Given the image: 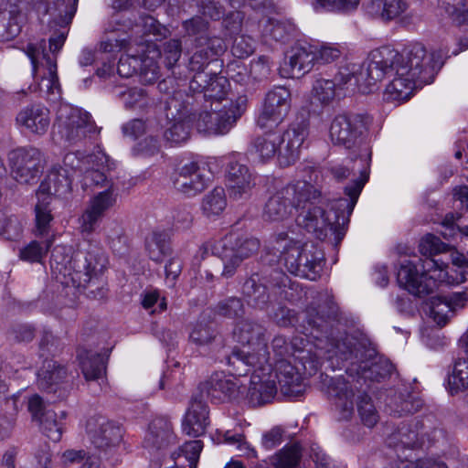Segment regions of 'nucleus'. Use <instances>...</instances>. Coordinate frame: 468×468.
Returning a JSON list of instances; mask_svg holds the SVG:
<instances>
[{
  "label": "nucleus",
  "mask_w": 468,
  "mask_h": 468,
  "mask_svg": "<svg viewBox=\"0 0 468 468\" xmlns=\"http://www.w3.org/2000/svg\"><path fill=\"white\" fill-rule=\"evenodd\" d=\"M368 172L363 170L358 178L351 181L345 187L347 197L335 200L331 210L334 218L326 214L324 208V197L321 190L306 180L289 183L276 191L266 202L263 218L269 221L287 219L295 209L298 214L296 223L299 227L312 233L322 240L329 229L335 233V244H339L346 235L345 225L357 202L359 195L368 180Z\"/></svg>",
  "instance_id": "obj_1"
},
{
  "label": "nucleus",
  "mask_w": 468,
  "mask_h": 468,
  "mask_svg": "<svg viewBox=\"0 0 468 468\" xmlns=\"http://www.w3.org/2000/svg\"><path fill=\"white\" fill-rule=\"evenodd\" d=\"M443 63L441 51L429 53L420 43L410 45L405 55L383 48L371 52L370 61L358 78L367 84H377L396 70L398 76H410L423 86L433 81Z\"/></svg>",
  "instance_id": "obj_2"
},
{
  "label": "nucleus",
  "mask_w": 468,
  "mask_h": 468,
  "mask_svg": "<svg viewBox=\"0 0 468 468\" xmlns=\"http://www.w3.org/2000/svg\"><path fill=\"white\" fill-rule=\"evenodd\" d=\"M449 245L440 238L428 234L420 243V252L425 257L418 261H403L397 272V282L410 294L422 298L432 293L438 282L450 281L448 265L434 256L447 251Z\"/></svg>",
  "instance_id": "obj_3"
},
{
  "label": "nucleus",
  "mask_w": 468,
  "mask_h": 468,
  "mask_svg": "<svg viewBox=\"0 0 468 468\" xmlns=\"http://www.w3.org/2000/svg\"><path fill=\"white\" fill-rule=\"evenodd\" d=\"M265 328L259 323L244 319L237 324L234 334L239 343L247 346L244 348L235 347L227 356V362L234 374L245 376L250 372L251 367H266L270 360Z\"/></svg>",
  "instance_id": "obj_4"
},
{
  "label": "nucleus",
  "mask_w": 468,
  "mask_h": 468,
  "mask_svg": "<svg viewBox=\"0 0 468 468\" xmlns=\"http://www.w3.org/2000/svg\"><path fill=\"white\" fill-rule=\"evenodd\" d=\"M273 250L280 253V261L292 274L311 281L321 276L325 263L324 253L314 242L288 239V235L281 232L275 237Z\"/></svg>",
  "instance_id": "obj_5"
},
{
  "label": "nucleus",
  "mask_w": 468,
  "mask_h": 468,
  "mask_svg": "<svg viewBox=\"0 0 468 468\" xmlns=\"http://www.w3.org/2000/svg\"><path fill=\"white\" fill-rule=\"evenodd\" d=\"M308 134L307 123L303 121L292 122L281 135L269 132L256 137L252 148L262 161L278 155L281 166H289L299 157L300 147Z\"/></svg>",
  "instance_id": "obj_6"
},
{
  "label": "nucleus",
  "mask_w": 468,
  "mask_h": 468,
  "mask_svg": "<svg viewBox=\"0 0 468 468\" xmlns=\"http://www.w3.org/2000/svg\"><path fill=\"white\" fill-rule=\"evenodd\" d=\"M108 258L104 250L98 244L89 243L88 247L75 254L71 280L78 288L88 290V295L102 299L107 290L101 276L107 269Z\"/></svg>",
  "instance_id": "obj_7"
},
{
  "label": "nucleus",
  "mask_w": 468,
  "mask_h": 468,
  "mask_svg": "<svg viewBox=\"0 0 468 468\" xmlns=\"http://www.w3.org/2000/svg\"><path fill=\"white\" fill-rule=\"evenodd\" d=\"M334 352L343 361L356 359L358 362L357 374L366 380L381 382L394 370L388 359L374 356L373 349H366L362 343L350 335L336 340Z\"/></svg>",
  "instance_id": "obj_8"
},
{
  "label": "nucleus",
  "mask_w": 468,
  "mask_h": 468,
  "mask_svg": "<svg viewBox=\"0 0 468 468\" xmlns=\"http://www.w3.org/2000/svg\"><path fill=\"white\" fill-rule=\"evenodd\" d=\"M287 275L278 269H265L251 274L243 283L242 293L249 305L267 310L271 304L289 299L286 292Z\"/></svg>",
  "instance_id": "obj_9"
},
{
  "label": "nucleus",
  "mask_w": 468,
  "mask_h": 468,
  "mask_svg": "<svg viewBox=\"0 0 468 468\" xmlns=\"http://www.w3.org/2000/svg\"><path fill=\"white\" fill-rule=\"evenodd\" d=\"M260 240L254 237L230 232L223 238L205 244V249L219 258L223 263L221 276L233 277L241 263L260 250Z\"/></svg>",
  "instance_id": "obj_10"
},
{
  "label": "nucleus",
  "mask_w": 468,
  "mask_h": 468,
  "mask_svg": "<svg viewBox=\"0 0 468 468\" xmlns=\"http://www.w3.org/2000/svg\"><path fill=\"white\" fill-rule=\"evenodd\" d=\"M54 129L69 144H76L86 138H92L100 133V129L89 112L68 107L58 111Z\"/></svg>",
  "instance_id": "obj_11"
},
{
  "label": "nucleus",
  "mask_w": 468,
  "mask_h": 468,
  "mask_svg": "<svg viewBox=\"0 0 468 468\" xmlns=\"http://www.w3.org/2000/svg\"><path fill=\"white\" fill-rule=\"evenodd\" d=\"M8 159L12 176L19 184H37L46 165L40 150L32 146L19 147L11 151Z\"/></svg>",
  "instance_id": "obj_12"
},
{
  "label": "nucleus",
  "mask_w": 468,
  "mask_h": 468,
  "mask_svg": "<svg viewBox=\"0 0 468 468\" xmlns=\"http://www.w3.org/2000/svg\"><path fill=\"white\" fill-rule=\"evenodd\" d=\"M370 118L367 114L344 112L337 114L332 121L329 136L335 145L346 149L355 147L367 131Z\"/></svg>",
  "instance_id": "obj_13"
},
{
  "label": "nucleus",
  "mask_w": 468,
  "mask_h": 468,
  "mask_svg": "<svg viewBox=\"0 0 468 468\" xmlns=\"http://www.w3.org/2000/svg\"><path fill=\"white\" fill-rule=\"evenodd\" d=\"M292 94L283 86L274 87L269 90L257 118V125L261 129H272L283 122L290 112Z\"/></svg>",
  "instance_id": "obj_14"
},
{
  "label": "nucleus",
  "mask_w": 468,
  "mask_h": 468,
  "mask_svg": "<svg viewBox=\"0 0 468 468\" xmlns=\"http://www.w3.org/2000/svg\"><path fill=\"white\" fill-rule=\"evenodd\" d=\"M86 428L91 443L99 451L111 452L122 441L124 430L115 420L93 417L87 421Z\"/></svg>",
  "instance_id": "obj_15"
},
{
  "label": "nucleus",
  "mask_w": 468,
  "mask_h": 468,
  "mask_svg": "<svg viewBox=\"0 0 468 468\" xmlns=\"http://www.w3.org/2000/svg\"><path fill=\"white\" fill-rule=\"evenodd\" d=\"M199 394L216 403L238 400L244 397L247 386L240 383L237 378H227L222 373H215L199 384Z\"/></svg>",
  "instance_id": "obj_16"
},
{
  "label": "nucleus",
  "mask_w": 468,
  "mask_h": 468,
  "mask_svg": "<svg viewBox=\"0 0 468 468\" xmlns=\"http://www.w3.org/2000/svg\"><path fill=\"white\" fill-rule=\"evenodd\" d=\"M253 371L250 386L246 390V397L250 406L259 407L271 402L276 393L277 385L270 375L271 371V364L268 360L266 367H251Z\"/></svg>",
  "instance_id": "obj_17"
},
{
  "label": "nucleus",
  "mask_w": 468,
  "mask_h": 468,
  "mask_svg": "<svg viewBox=\"0 0 468 468\" xmlns=\"http://www.w3.org/2000/svg\"><path fill=\"white\" fill-rule=\"evenodd\" d=\"M171 181L177 192L192 197L207 188L208 178L204 168L197 163L191 162L176 170L171 176Z\"/></svg>",
  "instance_id": "obj_18"
},
{
  "label": "nucleus",
  "mask_w": 468,
  "mask_h": 468,
  "mask_svg": "<svg viewBox=\"0 0 468 468\" xmlns=\"http://www.w3.org/2000/svg\"><path fill=\"white\" fill-rule=\"evenodd\" d=\"M195 48V52L188 59L187 67L191 72L205 71L227 49L224 39L217 36L197 37Z\"/></svg>",
  "instance_id": "obj_19"
},
{
  "label": "nucleus",
  "mask_w": 468,
  "mask_h": 468,
  "mask_svg": "<svg viewBox=\"0 0 468 468\" xmlns=\"http://www.w3.org/2000/svg\"><path fill=\"white\" fill-rule=\"evenodd\" d=\"M323 386L326 388L328 395L335 399L336 409L339 410L340 418L349 420L354 414L355 391L351 384L343 377L329 378L326 375H320Z\"/></svg>",
  "instance_id": "obj_20"
},
{
  "label": "nucleus",
  "mask_w": 468,
  "mask_h": 468,
  "mask_svg": "<svg viewBox=\"0 0 468 468\" xmlns=\"http://www.w3.org/2000/svg\"><path fill=\"white\" fill-rule=\"evenodd\" d=\"M275 384H279L281 392L286 397L297 398L303 392V384L300 368L288 359H278L274 368L269 372Z\"/></svg>",
  "instance_id": "obj_21"
},
{
  "label": "nucleus",
  "mask_w": 468,
  "mask_h": 468,
  "mask_svg": "<svg viewBox=\"0 0 468 468\" xmlns=\"http://www.w3.org/2000/svg\"><path fill=\"white\" fill-rule=\"evenodd\" d=\"M209 424L208 406L202 395L196 394L192 397L189 407L186 412L182 427L183 431L188 436L199 437L206 432Z\"/></svg>",
  "instance_id": "obj_22"
},
{
  "label": "nucleus",
  "mask_w": 468,
  "mask_h": 468,
  "mask_svg": "<svg viewBox=\"0 0 468 468\" xmlns=\"http://www.w3.org/2000/svg\"><path fill=\"white\" fill-rule=\"evenodd\" d=\"M315 61H318L316 46L297 44L292 48L283 70L290 78H300L313 69Z\"/></svg>",
  "instance_id": "obj_23"
},
{
  "label": "nucleus",
  "mask_w": 468,
  "mask_h": 468,
  "mask_svg": "<svg viewBox=\"0 0 468 468\" xmlns=\"http://www.w3.org/2000/svg\"><path fill=\"white\" fill-rule=\"evenodd\" d=\"M338 318V309L334 303H330L329 311L326 316L314 306L309 305L303 313V327L306 332L310 331V335L316 332L319 335H314L315 338L324 336L330 338L333 336V323Z\"/></svg>",
  "instance_id": "obj_24"
},
{
  "label": "nucleus",
  "mask_w": 468,
  "mask_h": 468,
  "mask_svg": "<svg viewBox=\"0 0 468 468\" xmlns=\"http://www.w3.org/2000/svg\"><path fill=\"white\" fill-rule=\"evenodd\" d=\"M226 177L229 197L235 200L249 197L250 190L255 186L250 169L238 162H230L228 165Z\"/></svg>",
  "instance_id": "obj_25"
},
{
  "label": "nucleus",
  "mask_w": 468,
  "mask_h": 468,
  "mask_svg": "<svg viewBox=\"0 0 468 468\" xmlns=\"http://www.w3.org/2000/svg\"><path fill=\"white\" fill-rule=\"evenodd\" d=\"M72 175L68 168L53 166L44 181L38 186L36 196L45 197L49 195L62 197L71 191Z\"/></svg>",
  "instance_id": "obj_26"
},
{
  "label": "nucleus",
  "mask_w": 468,
  "mask_h": 468,
  "mask_svg": "<svg viewBox=\"0 0 468 468\" xmlns=\"http://www.w3.org/2000/svg\"><path fill=\"white\" fill-rule=\"evenodd\" d=\"M16 121L19 126L25 127L30 133L41 135L49 127V111L39 104L29 105L18 112Z\"/></svg>",
  "instance_id": "obj_27"
},
{
  "label": "nucleus",
  "mask_w": 468,
  "mask_h": 468,
  "mask_svg": "<svg viewBox=\"0 0 468 468\" xmlns=\"http://www.w3.org/2000/svg\"><path fill=\"white\" fill-rule=\"evenodd\" d=\"M386 441L388 447L394 448L396 451L421 446L418 424L401 422L388 435Z\"/></svg>",
  "instance_id": "obj_28"
},
{
  "label": "nucleus",
  "mask_w": 468,
  "mask_h": 468,
  "mask_svg": "<svg viewBox=\"0 0 468 468\" xmlns=\"http://www.w3.org/2000/svg\"><path fill=\"white\" fill-rule=\"evenodd\" d=\"M174 440L171 422L165 417H157L149 424L144 444L146 447L162 449L172 443Z\"/></svg>",
  "instance_id": "obj_29"
},
{
  "label": "nucleus",
  "mask_w": 468,
  "mask_h": 468,
  "mask_svg": "<svg viewBox=\"0 0 468 468\" xmlns=\"http://www.w3.org/2000/svg\"><path fill=\"white\" fill-rule=\"evenodd\" d=\"M25 52L31 60L34 72L37 71L38 58L42 57V58L46 59L48 64L49 76L47 79H43L42 83L46 82L45 86L48 92H52L53 88L58 84V78L57 75V66L46 52L45 39L37 43H28L25 48Z\"/></svg>",
  "instance_id": "obj_30"
},
{
  "label": "nucleus",
  "mask_w": 468,
  "mask_h": 468,
  "mask_svg": "<svg viewBox=\"0 0 468 468\" xmlns=\"http://www.w3.org/2000/svg\"><path fill=\"white\" fill-rule=\"evenodd\" d=\"M391 74H394L395 77L385 90L384 100L386 101H405L410 98L414 89L422 87L410 76H398L396 70H393Z\"/></svg>",
  "instance_id": "obj_31"
},
{
  "label": "nucleus",
  "mask_w": 468,
  "mask_h": 468,
  "mask_svg": "<svg viewBox=\"0 0 468 468\" xmlns=\"http://www.w3.org/2000/svg\"><path fill=\"white\" fill-rule=\"evenodd\" d=\"M408 7V0H371L367 9L372 16L390 21L405 13Z\"/></svg>",
  "instance_id": "obj_32"
},
{
  "label": "nucleus",
  "mask_w": 468,
  "mask_h": 468,
  "mask_svg": "<svg viewBox=\"0 0 468 468\" xmlns=\"http://www.w3.org/2000/svg\"><path fill=\"white\" fill-rule=\"evenodd\" d=\"M78 360L81 372L87 381L101 378L106 369L104 357L96 352L81 349L78 352Z\"/></svg>",
  "instance_id": "obj_33"
},
{
  "label": "nucleus",
  "mask_w": 468,
  "mask_h": 468,
  "mask_svg": "<svg viewBox=\"0 0 468 468\" xmlns=\"http://www.w3.org/2000/svg\"><path fill=\"white\" fill-rule=\"evenodd\" d=\"M247 108V97L239 96L235 101L218 110V129L216 134H225L234 126L237 120L245 112Z\"/></svg>",
  "instance_id": "obj_34"
},
{
  "label": "nucleus",
  "mask_w": 468,
  "mask_h": 468,
  "mask_svg": "<svg viewBox=\"0 0 468 468\" xmlns=\"http://www.w3.org/2000/svg\"><path fill=\"white\" fill-rule=\"evenodd\" d=\"M23 16L16 7L0 9V41L15 39L21 32Z\"/></svg>",
  "instance_id": "obj_35"
},
{
  "label": "nucleus",
  "mask_w": 468,
  "mask_h": 468,
  "mask_svg": "<svg viewBox=\"0 0 468 468\" xmlns=\"http://www.w3.org/2000/svg\"><path fill=\"white\" fill-rule=\"evenodd\" d=\"M66 376L65 367L57 361L45 360L37 373L38 385L41 388L50 392L56 391L53 387L62 382Z\"/></svg>",
  "instance_id": "obj_36"
},
{
  "label": "nucleus",
  "mask_w": 468,
  "mask_h": 468,
  "mask_svg": "<svg viewBox=\"0 0 468 468\" xmlns=\"http://www.w3.org/2000/svg\"><path fill=\"white\" fill-rule=\"evenodd\" d=\"M79 0H54L48 7V12L52 16L49 27L69 26L77 11Z\"/></svg>",
  "instance_id": "obj_37"
},
{
  "label": "nucleus",
  "mask_w": 468,
  "mask_h": 468,
  "mask_svg": "<svg viewBox=\"0 0 468 468\" xmlns=\"http://www.w3.org/2000/svg\"><path fill=\"white\" fill-rule=\"evenodd\" d=\"M25 220L18 215L0 210V236L6 240H19L24 233Z\"/></svg>",
  "instance_id": "obj_38"
},
{
  "label": "nucleus",
  "mask_w": 468,
  "mask_h": 468,
  "mask_svg": "<svg viewBox=\"0 0 468 468\" xmlns=\"http://www.w3.org/2000/svg\"><path fill=\"white\" fill-rule=\"evenodd\" d=\"M145 249L152 261H162L171 252L168 235L165 232H153L145 240Z\"/></svg>",
  "instance_id": "obj_39"
},
{
  "label": "nucleus",
  "mask_w": 468,
  "mask_h": 468,
  "mask_svg": "<svg viewBox=\"0 0 468 468\" xmlns=\"http://www.w3.org/2000/svg\"><path fill=\"white\" fill-rule=\"evenodd\" d=\"M174 79L167 78L160 81L157 85L158 90L161 92L165 93L168 98L165 101L166 110L168 111L167 116L171 114L172 118H176V115H180L179 118L185 115L183 110L185 106L179 101L182 98L181 90H176L173 87Z\"/></svg>",
  "instance_id": "obj_40"
},
{
  "label": "nucleus",
  "mask_w": 468,
  "mask_h": 468,
  "mask_svg": "<svg viewBox=\"0 0 468 468\" xmlns=\"http://www.w3.org/2000/svg\"><path fill=\"white\" fill-rule=\"evenodd\" d=\"M114 92L122 101L127 109H143L147 107L150 102L146 90L142 88H123L122 86H118L115 88Z\"/></svg>",
  "instance_id": "obj_41"
},
{
  "label": "nucleus",
  "mask_w": 468,
  "mask_h": 468,
  "mask_svg": "<svg viewBox=\"0 0 468 468\" xmlns=\"http://www.w3.org/2000/svg\"><path fill=\"white\" fill-rule=\"evenodd\" d=\"M65 411H60L58 420V414L54 410H48L44 413V418L37 421L42 432L52 441L57 442L61 439L63 432L62 420L66 418Z\"/></svg>",
  "instance_id": "obj_42"
},
{
  "label": "nucleus",
  "mask_w": 468,
  "mask_h": 468,
  "mask_svg": "<svg viewBox=\"0 0 468 468\" xmlns=\"http://www.w3.org/2000/svg\"><path fill=\"white\" fill-rule=\"evenodd\" d=\"M37 203L35 206L36 232L37 235L48 234L50 223L53 220L50 203L52 197L49 195L37 197Z\"/></svg>",
  "instance_id": "obj_43"
},
{
  "label": "nucleus",
  "mask_w": 468,
  "mask_h": 468,
  "mask_svg": "<svg viewBox=\"0 0 468 468\" xmlns=\"http://www.w3.org/2000/svg\"><path fill=\"white\" fill-rule=\"evenodd\" d=\"M295 26L290 21L269 19L263 28V36L267 40L285 42L293 34Z\"/></svg>",
  "instance_id": "obj_44"
},
{
  "label": "nucleus",
  "mask_w": 468,
  "mask_h": 468,
  "mask_svg": "<svg viewBox=\"0 0 468 468\" xmlns=\"http://www.w3.org/2000/svg\"><path fill=\"white\" fill-rule=\"evenodd\" d=\"M302 458V449L297 443L286 445L277 452L271 463L274 468H295Z\"/></svg>",
  "instance_id": "obj_45"
},
{
  "label": "nucleus",
  "mask_w": 468,
  "mask_h": 468,
  "mask_svg": "<svg viewBox=\"0 0 468 468\" xmlns=\"http://www.w3.org/2000/svg\"><path fill=\"white\" fill-rule=\"evenodd\" d=\"M52 245V239L32 240L19 250V259L29 263H41Z\"/></svg>",
  "instance_id": "obj_46"
},
{
  "label": "nucleus",
  "mask_w": 468,
  "mask_h": 468,
  "mask_svg": "<svg viewBox=\"0 0 468 468\" xmlns=\"http://www.w3.org/2000/svg\"><path fill=\"white\" fill-rule=\"evenodd\" d=\"M449 388L452 394L468 388V358H458L452 373L448 376Z\"/></svg>",
  "instance_id": "obj_47"
},
{
  "label": "nucleus",
  "mask_w": 468,
  "mask_h": 468,
  "mask_svg": "<svg viewBox=\"0 0 468 468\" xmlns=\"http://www.w3.org/2000/svg\"><path fill=\"white\" fill-rule=\"evenodd\" d=\"M227 199L222 187H215L202 199L201 209L207 218L218 216L226 207Z\"/></svg>",
  "instance_id": "obj_48"
},
{
  "label": "nucleus",
  "mask_w": 468,
  "mask_h": 468,
  "mask_svg": "<svg viewBox=\"0 0 468 468\" xmlns=\"http://www.w3.org/2000/svg\"><path fill=\"white\" fill-rule=\"evenodd\" d=\"M114 184H110L108 188L95 195L87 207L94 214H97L101 218H104L106 212L113 207L116 202L117 194Z\"/></svg>",
  "instance_id": "obj_49"
},
{
  "label": "nucleus",
  "mask_w": 468,
  "mask_h": 468,
  "mask_svg": "<svg viewBox=\"0 0 468 468\" xmlns=\"http://www.w3.org/2000/svg\"><path fill=\"white\" fill-rule=\"evenodd\" d=\"M307 341L303 337H293L290 342L282 335H276L271 342L274 354L279 359H287V357L295 356L301 346Z\"/></svg>",
  "instance_id": "obj_50"
},
{
  "label": "nucleus",
  "mask_w": 468,
  "mask_h": 468,
  "mask_svg": "<svg viewBox=\"0 0 468 468\" xmlns=\"http://www.w3.org/2000/svg\"><path fill=\"white\" fill-rule=\"evenodd\" d=\"M214 313L224 318L239 319L245 314V307L240 298L232 296L219 301Z\"/></svg>",
  "instance_id": "obj_51"
},
{
  "label": "nucleus",
  "mask_w": 468,
  "mask_h": 468,
  "mask_svg": "<svg viewBox=\"0 0 468 468\" xmlns=\"http://www.w3.org/2000/svg\"><path fill=\"white\" fill-rule=\"evenodd\" d=\"M293 359L302 366L303 374L309 377L314 375L322 365L316 353H313L312 349H305V343L300 346Z\"/></svg>",
  "instance_id": "obj_52"
},
{
  "label": "nucleus",
  "mask_w": 468,
  "mask_h": 468,
  "mask_svg": "<svg viewBox=\"0 0 468 468\" xmlns=\"http://www.w3.org/2000/svg\"><path fill=\"white\" fill-rule=\"evenodd\" d=\"M369 61H370V57L362 64L360 70L357 72L350 73L346 69L345 71L338 72L333 80L334 81H335L336 87L341 88L342 86L347 84L354 79L355 82L357 86V89L360 92H362V93L372 92L373 87L376 86V84H367V81H362L358 78Z\"/></svg>",
  "instance_id": "obj_53"
},
{
  "label": "nucleus",
  "mask_w": 468,
  "mask_h": 468,
  "mask_svg": "<svg viewBox=\"0 0 468 468\" xmlns=\"http://www.w3.org/2000/svg\"><path fill=\"white\" fill-rule=\"evenodd\" d=\"M357 411L362 423L368 428L374 427L379 420L376 407L371 398L367 394H363L359 397Z\"/></svg>",
  "instance_id": "obj_54"
},
{
  "label": "nucleus",
  "mask_w": 468,
  "mask_h": 468,
  "mask_svg": "<svg viewBox=\"0 0 468 468\" xmlns=\"http://www.w3.org/2000/svg\"><path fill=\"white\" fill-rule=\"evenodd\" d=\"M440 6L457 24L464 23L468 19V0H438Z\"/></svg>",
  "instance_id": "obj_55"
},
{
  "label": "nucleus",
  "mask_w": 468,
  "mask_h": 468,
  "mask_svg": "<svg viewBox=\"0 0 468 468\" xmlns=\"http://www.w3.org/2000/svg\"><path fill=\"white\" fill-rule=\"evenodd\" d=\"M359 0H314L313 6L316 11L348 13L357 8Z\"/></svg>",
  "instance_id": "obj_56"
},
{
  "label": "nucleus",
  "mask_w": 468,
  "mask_h": 468,
  "mask_svg": "<svg viewBox=\"0 0 468 468\" xmlns=\"http://www.w3.org/2000/svg\"><path fill=\"white\" fill-rule=\"evenodd\" d=\"M164 137L171 146L183 144L190 137V125L185 121L176 122L165 130Z\"/></svg>",
  "instance_id": "obj_57"
},
{
  "label": "nucleus",
  "mask_w": 468,
  "mask_h": 468,
  "mask_svg": "<svg viewBox=\"0 0 468 468\" xmlns=\"http://www.w3.org/2000/svg\"><path fill=\"white\" fill-rule=\"evenodd\" d=\"M7 339L14 343L31 342L36 335V329L32 324L16 323L7 330Z\"/></svg>",
  "instance_id": "obj_58"
},
{
  "label": "nucleus",
  "mask_w": 468,
  "mask_h": 468,
  "mask_svg": "<svg viewBox=\"0 0 468 468\" xmlns=\"http://www.w3.org/2000/svg\"><path fill=\"white\" fill-rule=\"evenodd\" d=\"M450 306L444 297L432 301L430 314L438 325L444 326L454 314Z\"/></svg>",
  "instance_id": "obj_59"
},
{
  "label": "nucleus",
  "mask_w": 468,
  "mask_h": 468,
  "mask_svg": "<svg viewBox=\"0 0 468 468\" xmlns=\"http://www.w3.org/2000/svg\"><path fill=\"white\" fill-rule=\"evenodd\" d=\"M228 80L217 74L210 75L209 83L203 97L213 101H221L227 94Z\"/></svg>",
  "instance_id": "obj_60"
},
{
  "label": "nucleus",
  "mask_w": 468,
  "mask_h": 468,
  "mask_svg": "<svg viewBox=\"0 0 468 468\" xmlns=\"http://www.w3.org/2000/svg\"><path fill=\"white\" fill-rule=\"evenodd\" d=\"M336 83L332 80H317L313 87V92L322 103L330 102L335 96Z\"/></svg>",
  "instance_id": "obj_61"
},
{
  "label": "nucleus",
  "mask_w": 468,
  "mask_h": 468,
  "mask_svg": "<svg viewBox=\"0 0 468 468\" xmlns=\"http://www.w3.org/2000/svg\"><path fill=\"white\" fill-rule=\"evenodd\" d=\"M218 110L204 111L200 112L197 121V127L199 132L208 134H216L218 120Z\"/></svg>",
  "instance_id": "obj_62"
},
{
  "label": "nucleus",
  "mask_w": 468,
  "mask_h": 468,
  "mask_svg": "<svg viewBox=\"0 0 468 468\" xmlns=\"http://www.w3.org/2000/svg\"><path fill=\"white\" fill-rule=\"evenodd\" d=\"M182 27L189 37H207L206 33L208 30L209 23L200 16H195L183 21Z\"/></svg>",
  "instance_id": "obj_63"
},
{
  "label": "nucleus",
  "mask_w": 468,
  "mask_h": 468,
  "mask_svg": "<svg viewBox=\"0 0 468 468\" xmlns=\"http://www.w3.org/2000/svg\"><path fill=\"white\" fill-rule=\"evenodd\" d=\"M217 331L211 325L197 324L190 334V340L198 346L210 344L215 340Z\"/></svg>",
  "instance_id": "obj_64"
}]
</instances>
